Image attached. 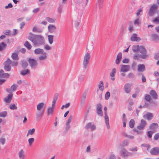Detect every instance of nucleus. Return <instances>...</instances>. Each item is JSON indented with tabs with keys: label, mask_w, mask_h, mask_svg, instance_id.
<instances>
[{
	"label": "nucleus",
	"mask_w": 159,
	"mask_h": 159,
	"mask_svg": "<svg viewBox=\"0 0 159 159\" xmlns=\"http://www.w3.org/2000/svg\"><path fill=\"white\" fill-rule=\"evenodd\" d=\"M149 93L154 99H157L158 96L157 94L154 90L153 89L151 90Z\"/></svg>",
	"instance_id": "412c9836"
},
{
	"label": "nucleus",
	"mask_w": 159,
	"mask_h": 159,
	"mask_svg": "<svg viewBox=\"0 0 159 159\" xmlns=\"http://www.w3.org/2000/svg\"><path fill=\"white\" fill-rule=\"evenodd\" d=\"M138 70L139 72H143L145 70V66L143 64H139L138 66Z\"/></svg>",
	"instance_id": "6ab92c4d"
},
{
	"label": "nucleus",
	"mask_w": 159,
	"mask_h": 159,
	"mask_svg": "<svg viewBox=\"0 0 159 159\" xmlns=\"http://www.w3.org/2000/svg\"><path fill=\"white\" fill-rule=\"evenodd\" d=\"M129 27L128 28L129 30L131 32L133 30V26L132 21H130L129 22Z\"/></svg>",
	"instance_id": "49530a36"
},
{
	"label": "nucleus",
	"mask_w": 159,
	"mask_h": 159,
	"mask_svg": "<svg viewBox=\"0 0 159 159\" xmlns=\"http://www.w3.org/2000/svg\"><path fill=\"white\" fill-rule=\"evenodd\" d=\"M103 0H98L96 6L97 9H101L103 6Z\"/></svg>",
	"instance_id": "4468645a"
},
{
	"label": "nucleus",
	"mask_w": 159,
	"mask_h": 159,
	"mask_svg": "<svg viewBox=\"0 0 159 159\" xmlns=\"http://www.w3.org/2000/svg\"><path fill=\"white\" fill-rule=\"evenodd\" d=\"M5 141L6 139L5 138L2 137L0 138V142L2 145H3L4 144H5Z\"/></svg>",
	"instance_id": "e2e57ef3"
},
{
	"label": "nucleus",
	"mask_w": 159,
	"mask_h": 159,
	"mask_svg": "<svg viewBox=\"0 0 159 159\" xmlns=\"http://www.w3.org/2000/svg\"><path fill=\"white\" fill-rule=\"evenodd\" d=\"M129 141L127 139H125L122 142V146L123 147L126 146L129 144Z\"/></svg>",
	"instance_id": "c03bdc74"
},
{
	"label": "nucleus",
	"mask_w": 159,
	"mask_h": 159,
	"mask_svg": "<svg viewBox=\"0 0 159 159\" xmlns=\"http://www.w3.org/2000/svg\"><path fill=\"white\" fill-rule=\"evenodd\" d=\"M11 57L14 60H17L18 59V54L15 53H13L12 54Z\"/></svg>",
	"instance_id": "79ce46f5"
},
{
	"label": "nucleus",
	"mask_w": 159,
	"mask_h": 159,
	"mask_svg": "<svg viewBox=\"0 0 159 159\" xmlns=\"http://www.w3.org/2000/svg\"><path fill=\"white\" fill-rule=\"evenodd\" d=\"M24 152L22 149H21L19 153V156L20 158L21 159H24L25 157V155L24 154Z\"/></svg>",
	"instance_id": "c756f323"
},
{
	"label": "nucleus",
	"mask_w": 159,
	"mask_h": 159,
	"mask_svg": "<svg viewBox=\"0 0 159 159\" xmlns=\"http://www.w3.org/2000/svg\"><path fill=\"white\" fill-rule=\"evenodd\" d=\"M44 50L43 49L41 48H36L34 51V53L36 54H43V53Z\"/></svg>",
	"instance_id": "bb28decb"
},
{
	"label": "nucleus",
	"mask_w": 159,
	"mask_h": 159,
	"mask_svg": "<svg viewBox=\"0 0 159 159\" xmlns=\"http://www.w3.org/2000/svg\"><path fill=\"white\" fill-rule=\"evenodd\" d=\"M7 115V112L6 111L0 112V117L5 118Z\"/></svg>",
	"instance_id": "37998d69"
},
{
	"label": "nucleus",
	"mask_w": 159,
	"mask_h": 159,
	"mask_svg": "<svg viewBox=\"0 0 159 159\" xmlns=\"http://www.w3.org/2000/svg\"><path fill=\"white\" fill-rule=\"evenodd\" d=\"M56 29V27L54 25L50 24L48 26V32L50 33H53Z\"/></svg>",
	"instance_id": "2eb2a0df"
},
{
	"label": "nucleus",
	"mask_w": 159,
	"mask_h": 159,
	"mask_svg": "<svg viewBox=\"0 0 159 159\" xmlns=\"http://www.w3.org/2000/svg\"><path fill=\"white\" fill-rule=\"evenodd\" d=\"M90 57L91 55L89 53H86L84 57L83 64L84 67L85 69L88 66Z\"/></svg>",
	"instance_id": "f03ea898"
},
{
	"label": "nucleus",
	"mask_w": 159,
	"mask_h": 159,
	"mask_svg": "<svg viewBox=\"0 0 159 159\" xmlns=\"http://www.w3.org/2000/svg\"><path fill=\"white\" fill-rule=\"evenodd\" d=\"M98 87L101 91H103L104 89V84L102 81H100L99 84L98 85Z\"/></svg>",
	"instance_id": "7c9ffc66"
},
{
	"label": "nucleus",
	"mask_w": 159,
	"mask_h": 159,
	"mask_svg": "<svg viewBox=\"0 0 159 159\" xmlns=\"http://www.w3.org/2000/svg\"><path fill=\"white\" fill-rule=\"evenodd\" d=\"M45 106L44 103L43 102L39 103L37 106V110L38 111H40Z\"/></svg>",
	"instance_id": "5701e85b"
},
{
	"label": "nucleus",
	"mask_w": 159,
	"mask_h": 159,
	"mask_svg": "<svg viewBox=\"0 0 159 159\" xmlns=\"http://www.w3.org/2000/svg\"><path fill=\"white\" fill-rule=\"evenodd\" d=\"M36 35V34H33L31 32H30L29 33V36L28 37V39L33 43L35 45H38V43L35 40V39Z\"/></svg>",
	"instance_id": "0eeeda50"
},
{
	"label": "nucleus",
	"mask_w": 159,
	"mask_h": 159,
	"mask_svg": "<svg viewBox=\"0 0 159 159\" xmlns=\"http://www.w3.org/2000/svg\"><path fill=\"white\" fill-rule=\"evenodd\" d=\"M152 155H157L159 154V148L157 147H154L151 149L150 151Z\"/></svg>",
	"instance_id": "1a4fd4ad"
},
{
	"label": "nucleus",
	"mask_w": 159,
	"mask_h": 159,
	"mask_svg": "<svg viewBox=\"0 0 159 159\" xmlns=\"http://www.w3.org/2000/svg\"><path fill=\"white\" fill-rule=\"evenodd\" d=\"M28 61L31 68H35V67L37 65V62L34 58H29Z\"/></svg>",
	"instance_id": "6e6552de"
},
{
	"label": "nucleus",
	"mask_w": 159,
	"mask_h": 159,
	"mask_svg": "<svg viewBox=\"0 0 159 159\" xmlns=\"http://www.w3.org/2000/svg\"><path fill=\"white\" fill-rule=\"evenodd\" d=\"M151 37L153 40L157 41L159 39L158 36L156 34H152Z\"/></svg>",
	"instance_id": "72a5a7b5"
},
{
	"label": "nucleus",
	"mask_w": 159,
	"mask_h": 159,
	"mask_svg": "<svg viewBox=\"0 0 159 159\" xmlns=\"http://www.w3.org/2000/svg\"><path fill=\"white\" fill-rule=\"evenodd\" d=\"M53 37L54 36L52 35H49L48 36V41L50 44L53 43Z\"/></svg>",
	"instance_id": "58836bf2"
},
{
	"label": "nucleus",
	"mask_w": 159,
	"mask_h": 159,
	"mask_svg": "<svg viewBox=\"0 0 159 159\" xmlns=\"http://www.w3.org/2000/svg\"><path fill=\"white\" fill-rule=\"evenodd\" d=\"M139 46V45H134L132 48L133 51L135 52H138Z\"/></svg>",
	"instance_id": "4c0bfd02"
},
{
	"label": "nucleus",
	"mask_w": 159,
	"mask_h": 159,
	"mask_svg": "<svg viewBox=\"0 0 159 159\" xmlns=\"http://www.w3.org/2000/svg\"><path fill=\"white\" fill-rule=\"evenodd\" d=\"M105 119V123L106 124L107 127L108 129L110 128V125L109 124V120L108 116L107 115V111H104Z\"/></svg>",
	"instance_id": "9d476101"
},
{
	"label": "nucleus",
	"mask_w": 159,
	"mask_h": 159,
	"mask_svg": "<svg viewBox=\"0 0 159 159\" xmlns=\"http://www.w3.org/2000/svg\"><path fill=\"white\" fill-rule=\"evenodd\" d=\"M158 138H159V133L155 134L154 137V139L157 140Z\"/></svg>",
	"instance_id": "774afa93"
},
{
	"label": "nucleus",
	"mask_w": 159,
	"mask_h": 159,
	"mask_svg": "<svg viewBox=\"0 0 159 159\" xmlns=\"http://www.w3.org/2000/svg\"><path fill=\"white\" fill-rule=\"evenodd\" d=\"M140 124L145 127L146 125V122L144 120L142 119L141 120Z\"/></svg>",
	"instance_id": "864d4df0"
},
{
	"label": "nucleus",
	"mask_w": 159,
	"mask_h": 159,
	"mask_svg": "<svg viewBox=\"0 0 159 159\" xmlns=\"http://www.w3.org/2000/svg\"><path fill=\"white\" fill-rule=\"evenodd\" d=\"M96 112L97 114L99 116H103V112L102 110V105L100 103H98L97 105Z\"/></svg>",
	"instance_id": "423d86ee"
},
{
	"label": "nucleus",
	"mask_w": 159,
	"mask_h": 159,
	"mask_svg": "<svg viewBox=\"0 0 159 159\" xmlns=\"http://www.w3.org/2000/svg\"><path fill=\"white\" fill-rule=\"evenodd\" d=\"M24 45L28 50H30L32 47L31 45L28 41L25 42Z\"/></svg>",
	"instance_id": "473e14b6"
},
{
	"label": "nucleus",
	"mask_w": 159,
	"mask_h": 159,
	"mask_svg": "<svg viewBox=\"0 0 159 159\" xmlns=\"http://www.w3.org/2000/svg\"><path fill=\"white\" fill-rule=\"evenodd\" d=\"M30 73V70L28 69H26L22 70L20 72V74L23 76Z\"/></svg>",
	"instance_id": "cd10ccee"
},
{
	"label": "nucleus",
	"mask_w": 159,
	"mask_h": 159,
	"mask_svg": "<svg viewBox=\"0 0 159 159\" xmlns=\"http://www.w3.org/2000/svg\"><path fill=\"white\" fill-rule=\"evenodd\" d=\"M11 90H12V92H13L16 90V87L14 84L11 86Z\"/></svg>",
	"instance_id": "338daca9"
},
{
	"label": "nucleus",
	"mask_w": 159,
	"mask_h": 159,
	"mask_svg": "<svg viewBox=\"0 0 159 159\" xmlns=\"http://www.w3.org/2000/svg\"><path fill=\"white\" fill-rule=\"evenodd\" d=\"M59 94L58 93H56L54 95L53 101L56 102L57 100Z\"/></svg>",
	"instance_id": "13d9d810"
},
{
	"label": "nucleus",
	"mask_w": 159,
	"mask_h": 159,
	"mask_svg": "<svg viewBox=\"0 0 159 159\" xmlns=\"http://www.w3.org/2000/svg\"><path fill=\"white\" fill-rule=\"evenodd\" d=\"M145 98L146 101L150 102V101L151 99V97L150 95L146 94L145 95Z\"/></svg>",
	"instance_id": "de8ad7c7"
},
{
	"label": "nucleus",
	"mask_w": 159,
	"mask_h": 159,
	"mask_svg": "<svg viewBox=\"0 0 159 159\" xmlns=\"http://www.w3.org/2000/svg\"><path fill=\"white\" fill-rule=\"evenodd\" d=\"M7 45L4 42H2L0 43V51H1L6 48Z\"/></svg>",
	"instance_id": "c85d7f7f"
},
{
	"label": "nucleus",
	"mask_w": 159,
	"mask_h": 159,
	"mask_svg": "<svg viewBox=\"0 0 159 159\" xmlns=\"http://www.w3.org/2000/svg\"><path fill=\"white\" fill-rule=\"evenodd\" d=\"M11 110H16L17 109V107L15 104H12L9 107Z\"/></svg>",
	"instance_id": "8fccbe9b"
},
{
	"label": "nucleus",
	"mask_w": 159,
	"mask_h": 159,
	"mask_svg": "<svg viewBox=\"0 0 159 159\" xmlns=\"http://www.w3.org/2000/svg\"><path fill=\"white\" fill-rule=\"evenodd\" d=\"M35 131V129L34 128H33L32 129H30L28 130V134L27 136H28L29 134L33 135V134Z\"/></svg>",
	"instance_id": "a19ab883"
},
{
	"label": "nucleus",
	"mask_w": 159,
	"mask_h": 159,
	"mask_svg": "<svg viewBox=\"0 0 159 159\" xmlns=\"http://www.w3.org/2000/svg\"><path fill=\"white\" fill-rule=\"evenodd\" d=\"M153 117V114L150 112L147 113L143 116V117L145 119H147L148 120H151Z\"/></svg>",
	"instance_id": "f3484780"
},
{
	"label": "nucleus",
	"mask_w": 159,
	"mask_h": 159,
	"mask_svg": "<svg viewBox=\"0 0 159 159\" xmlns=\"http://www.w3.org/2000/svg\"><path fill=\"white\" fill-rule=\"evenodd\" d=\"M135 124V121L133 119H131L129 122V127L131 128H133Z\"/></svg>",
	"instance_id": "2f4dec72"
},
{
	"label": "nucleus",
	"mask_w": 159,
	"mask_h": 159,
	"mask_svg": "<svg viewBox=\"0 0 159 159\" xmlns=\"http://www.w3.org/2000/svg\"><path fill=\"white\" fill-rule=\"evenodd\" d=\"M86 96V92H84L82 94L81 99V103L82 104H83L84 103Z\"/></svg>",
	"instance_id": "393cba45"
},
{
	"label": "nucleus",
	"mask_w": 159,
	"mask_h": 159,
	"mask_svg": "<svg viewBox=\"0 0 159 159\" xmlns=\"http://www.w3.org/2000/svg\"><path fill=\"white\" fill-rule=\"evenodd\" d=\"M124 135L125 137L129 138L131 139H133L134 138V137L133 136L128 135H127V134H124Z\"/></svg>",
	"instance_id": "0e129e2a"
},
{
	"label": "nucleus",
	"mask_w": 159,
	"mask_h": 159,
	"mask_svg": "<svg viewBox=\"0 0 159 159\" xmlns=\"http://www.w3.org/2000/svg\"><path fill=\"white\" fill-rule=\"evenodd\" d=\"M158 6L157 4H154L151 5L149 9V10H157Z\"/></svg>",
	"instance_id": "c9c22d12"
},
{
	"label": "nucleus",
	"mask_w": 159,
	"mask_h": 159,
	"mask_svg": "<svg viewBox=\"0 0 159 159\" xmlns=\"http://www.w3.org/2000/svg\"><path fill=\"white\" fill-rule=\"evenodd\" d=\"M10 76V75L7 73H4L3 74V75H2L1 76H0V78H8Z\"/></svg>",
	"instance_id": "3c124183"
},
{
	"label": "nucleus",
	"mask_w": 159,
	"mask_h": 159,
	"mask_svg": "<svg viewBox=\"0 0 159 159\" xmlns=\"http://www.w3.org/2000/svg\"><path fill=\"white\" fill-rule=\"evenodd\" d=\"M158 124L157 123H154L151 124L149 126V128L152 130H154L155 129V126H158Z\"/></svg>",
	"instance_id": "f704fd0d"
},
{
	"label": "nucleus",
	"mask_w": 159,
	"mask_h": 159,
	"mask_svg": "<svg viewBox=\"0 0 159 159\" xmlns=\"http://www.w3.org/2000/svg\"><path fill=\"white\" fill-rule=\"evenodd\" d=\"M73 116L72 115H70L67 120L66 124H69V123L71 122L73 118Z\"/></svg>",
	"instance_id": "4d7b16f0"
},
{
	"label": "nucleus",
	"mask_w": 159,
	"mask_h": 159,
	"mask_svg": "<svg viewBox=\"0 0 159 159\" xmlns=\"http://www.w3.org/2000/svg\"><path fill=\"white\" fill-rule=\"evenodd\" d=\"M140 55L139 54H138L137 55H135L133 57V59L135 60H139V57H140Z\"/></svg>",
	"instance_id": "052dcab7"
},
{
	"label": "nucleus",
	"mask_w": 159,
	"mask_h": 159,
	"mask_svg": "<svg viewBox=\"0 0 159 159\" xmlns=\"http://www.w3.org/2000/svg\"><path fill=\"white\" fill-rule=\"evenodd\" d=\"M129 66L128 65H122L120 69V71L125 72L129 70Z\"/></svg>",
	"instance_id": "9b49d317"
},
{
	"label": "nucleus",
	"mask_w": 159,
	"mask_h": 159,
	"mask_svg": "<svg viewBox=\"0 0 159 159\" xmlns=\"http://www.w3.org/2000/svg\"><path fill=\"white\" fill-rule=\"evenodd\" d=\"M131 85L129 83L126 84L124 87L125 92L127 93H129L131 91Z\"/></svg>",
	"instance_id": "a211bd4d"
},
{
	"label": "nucleus",
	"mask_w": 159,
	"mask_h": 159,
	"mask_svg": "<svg viewBox=\"0 0 159 159\" xmlns=\"http://www.w3.org/2000/svg\"><path fill=\"white\" fill-rule=\"evenodd\" d=\"M45 111V107L41 111H38L36 113V119L37 121H39L41 120Z\"/></svg>",
	"instance_id": "39448f33"
},
{
	"label": "nucleus",
	"mask_w": 159,
	"mask_h": 159,
	"mask_svg": "<svg viewBox=\"0 0 159 159\" xmlns=\"http://www.w3.org/2000/svg\"><path fill=\"white\" fill-rule=\"evenodd\" d=\"M32 31L33 32H38L39 33H41L42 32V30H37V28L35 26L34 27Z\"/></svg>",
	"instance_id": "680f3d73"
},
{
	"label": "nucleus",
	"mask_w": 159,
	"mask_h": 159,
	"mask_svg": "<svg viewBox=\"0 0 159 159\" xmlns=\"http://www.w3.org/2000/svg\"><path fill=\"white\" fill-rule=\"evenodd\" d=\"M137 34H136L134 33L132 35L130 39L132 41H138L141 40L140 37H137Z\"/></svg>",
	"instance_id": "f8f14e48"
},
{
	"label": "nucleus",
	"mask_w": 159,
	"mask_h": 159,
	"mask_svg": "<svg viewBox=\"0 0 159 159\" xmlns=\"http://www.w3.org/2000/svg\"><path fill=\"white\" fill-rule=\"evenodd\" d=\"M157 11H149L148 14L149 16H152L156 12L158 13Z\"/></svg>",
	"instance_id": "603ef678"
},
{
	"label": "nucleus",
	"mask_w": 159,
	"mask_h": 159,
	"mask_svg": "<svg viewBox=\"0 0 159 159\" xmlns=\"http://www.w3.org/2000/svg\"><path fill=\"white\" fill-rule=\"evenodd\" d=\"M43 55H42L39 57V59L40 60H45L47 58V53L46 52L43 53Z\"/></svg>",
	"instance_id": "e433bc0d"
},
{
	"label": "nucleus",
	"mask_w": 159,
	"mask_h": 159,
	"mask_svg": "<svg viewBox=\"0 0 159 159\" xmlns=\"http://www.w3.org/2000/svg\"><path fill=\"white\" fill-rule=\"evenodd\" d=\"M138 52H139L142 55H140V58L145 59L148 57V55L147 54V51L144 47L142 46H140L139 48Z\"/></svg>",
	"instance_id": "f257e3e1"
},
{
	"label": "nucleus",
	"mask_w": 159,
	"mask_h": 159,
	"mask_svg": "<svg viewBox=\"0 0 159 159\" xmlns=\"http://www.w3.org/2000/svg\"><path fill=\"white\" fill-rule=\"evenodd\" d=\"M154 58L156 60L159 59V53H156L155 54Z\"/></svg>",
	"instance_id": "69168bd1"
},
{
	"label": "nucleus",
	"mask_w": 159,
	"mask_h": 159,
	"mask_svg": "<svg viewBox=\"0 0 159 159\" xmlns=\"http://www.w3.org/2000/svg\"><path fill=\"white\" fill-rule=\"evenodd\" d=\"M35 40L38 43V41L39 44L41 45H43L45 44V42L44 37L39 35H37L35 38Z\"/></svg>",
	"instance_id": "20e7f679"
},
{
	"label": "nucleus",
	"mask_w": 159,
	"mask_h": 159,
	"mask_svg": "<svg viewBox=\"0 0 159 159\" xmlns=\"http://www.w3.org/2000/svg\"><path fill=\"white\" fill-rule=\"evenodd\" d=\"M70 104L69 102L66 103L65 105H63L62 106V107H61V109L62 110L64 109V108H68L70 106Z\"/></svg>",
	"instance_id": "bf43d9fd"
},
{
	"label": "nucleus",
	"mask_w": 159,
	"mask_h": 159,
	"mask_svg": "<svg viewBox=\"0 0 159 159\" xmlns=\"http://www.w3.org/2000/svg\"><path fill=\"white\" fill-rule=\"evenodd\" d=\"M11 61L9 58H8L4 63V70L8 71H10L11 69Z\"/></svg>",
	"instance_id": "7ed1b4c3"
},
{
	"label": "nucleus",
	"mask_w": 159,
	"mask_h": 159,
	"mask_svg": "<svg viewBox=\"0 0 159 159\" xmlns=\"http://www.w3.org/2000/svg\"><path fill=\"white\" fill-rule=\"evenodd\" d=\"M54 109L51 108V107H49L48 109V115H51L52 114Z\"/></svg>",
	"instance_id": "a18cd8bd"
},
{
	"label": "nucleus",
	"mask_w": 159,
	"mask_h": 159,
	"mask_svg": "<svg viewBox=\"0 0 159 159\" xmlns=\"http://www.w3.org/2000/svg\"><path fill=\"white\" fill-rule=\"evenodd\" d=\"M110 93L108 91L106 93L105 95V99L106 100H108L109 98L110 97Z\"/></svg>",
	"instance_id": "5fc2aeb1"
},
{
	"label": "nucleus",
	"mask_w": 159,
	"mask_h": 159,
	"mask_svg": "<svg viewBox=\"0 0 159 159\" xmlns=\"http://www.w3.org/2000/svg\"><path fill=\"white\" fill-rule=\"evenodd\" d=\"M13 94L12 93L8 94L4 99V101L6 103H10L12 99Z\"/></svg>",
	"instance_id": "ddd939ff"
},
{
	"label": "nucleus",
	"mask_w": 159,
	"mask_h": 159,
	"mask_svg": "<svg viewBox=\"0 0 159 159\" xmlns=\"http://www.w3.org/2000/svg\"><path fill=\"white\" fill-rule=\"evenodd\" d=\"M121 155L123 157L127 156H128V152L125 148H123L121 152Z\"/></svg>",
	"instance_id": "a878e982"
},
{
	"label": "nucleus",
	"mask_w": 159,
	"mask_h": 159,
	"mask_svg": "<svg viewBox=\"0 0 159 159\" xmlns=\"http://www.w3.org/2000/svg\"><path fill=\"white\" fill-rule=\"evenodd\" d=\"M21 65L22 68L25 69L28 66V64L26 61L22 60L21 61Z\"/></svg>",
	"instance_id": "b1692460"
},
{
	"label": "nucleus",
	"mask_w": 159,
	"mask_h": 159,
	"mask_svg": "<svg viewBox=\"0 0 159 159\" xmlns=\"http://www.w3.org/2000/svg\"><path fill=\"white\" fill-rule=\"evenodd\" d=\"M116 73V69L115 68H113L110 74V75L111 77V80L114 81L115 80V78L113 77L115 76V74Z\"/></svg>",
	"instance_id": "4be33fe9"
},
{
	"label": "nucleus",
	"mask_w": 159,
	"mask_h": 159,
	"mask_svg": "<svg viewBox=\"0 0 159 159\" xmlns=\"http://www.w3.org/2000/svg\"><path fill=\"white\" fill-rule=\"evenodd\" d=\"M85 128L87 129L90 128L91 131H93L96 129V126L94 125H92L91 123L89 122L86 125Z\"/></svg>",
	"instance_id": "dca6fc26"
},
{
	"label": "nucleus",
	"mask_w": 159,
	"mask_h": 159,
	"mask_svg": "<svg viewBox=\"0 0 159 159\" xmlns=\"http://www.w3.org/2000/svg\"><path fill=\"white\" fill-rule=\"evenodd\" d=\"M46 20L49 23H53L56 20L55 18H51L48 17H47L46 18Z\"/></svg>",
	"instance_id": "ea45409f"
},
{
	"label": "nucleus",
	"mask_w": 159,
	"mask_h": 159,
	"mask_svg": "<svg viewBox=\"0 0 159 159\" xmlns=\"http://www.w3.org/2000/svg\"><path fill=\"white\" fill-rule=\"evenodd\" d=\"M122 57V53L121 52H120L117 55L116 59V64H119L120 61L121 60Z\"/></svg>",
	"instance_id": "aec40b11"
},
{
	"label": "nucleus",
	"mask_w": 159,
	"mask_h": 159,
	"mask_svg": "<svg viewBox=\"0 0 159 159\" xmlns=\"http://www.w3.org/2000/svg\"><path fill=\"white\" fill-rule=\"evenodd\" d=\"M34 138H30L29 139L28 142L29 143V145L31 146L33 143L34 141Z\"/></svg>",
	"instance_id": "6e6d98bb"
},
{
	"label": "nucleus",
	"mask_w": 159,
	"mask_h": 159,
	"mask_svg": "<svg viewBox=\"0 0 159 159\" xmlns=\"http://www.w3.org/2000/svg\"><path fill=\"white\" fill-rule=\"evenodd\" d=\"M154 133V132L151 131H148L147 134L148 137L149 138H151L152 137V135Z\"/></svg>",
	"instance_id": "09e8293b"
}]
</instances>
